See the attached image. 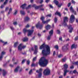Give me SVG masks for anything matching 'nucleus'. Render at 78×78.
<instances>
[{"instance_id": "f257e3e1", "label": "nucleus", "mask_w": 78, "mask_h": 78, "mask_svg": "<svg viewBox=\"0 0 78 78\" xmlns=\"http://www.w3.org/2000/svg\"><path fill=\"white\" fill-rule=\"evenodd\" d=\"M40 49H44L42 51V54L44 56H47L50 55V47L48 45H45V43H43L40 47Z\"/></svg>"}, {"instance_id": "f03ea898", "label": "nucleus", "mask_w": 78, "mask_h": 78, "mask_svg": "<svg viewBox=\"0 0 78 78\" xmlns=\"http://www.w3.org/2000/svg\"><path fill=\"white\" fill-rule=\"evenodd\" d=\"M48 62V60L45 59L44 57L41 58L39 62V64L42 67H46Z\"/></svg>"}, {"instance_id": "7ed1b4c3", "label": "nucleus", "mask_w": 78, "mask_h": 78, "mask_svg": "<svg viewBox=\"0 0 78 78\" xmlns=\"http://www.w3.org/2000/svg\"><path fill=\"white\" fill-rule=\"evenodd\" d=\"M31 6L35 8L36 9H39V8L40 9L41 8H42V7L44 6V5H42L39 6H37L35 4H34L32 5H29V6H28V7H27L26 8L27 9H28V8H30L31 7Z\"/></svg>"}, {"instance_id": "20e7f679", "label": "nucleus", "mask_w": 78, "mask_h": 78, "mask_svg": "<svg viewBox=\"0 0 78 78\" xmlns=\"http://www.w3.org/2000/svg\"><path fill=\"white\" fill-rule=\"evenodd\" d=\"M34 30H27L26 29H23V32L24 33H27V32H28V36H31L33 34V33Z\"/></svg>"}, {"instance_id": "39448f33", "label": "nucleus", "mask_w": 78, "mask_h": 78, "mask_svg": "<svg viewBox=\"0 0 78 78\" xmlns=\"http://www.w3.org/2000/svg\"><path fill=\"white\" fill-rule=\"evenodd\" d=\"M50 70L49 68H47L44 70L43 73L44 75H50Z\"/></svg>"}, {"instance_id": "423d86ee", "label": "nucleus", "mask_w": 78, "mask_h": 78, "mask_svg": "<svg viewBox=\"0 0 78 78\" xmlns=\"http://www.w3.org/2000/svg\"><path fill=\"white\" fill-rule=\"evenodd\" d=\"M68 22V18L67 17H65L64 18V21L62 25L64 27H67V23L66 22Z\"/></svg>"}, {"instance_id": "0eeeda50", "label": "nucleus", "mask_w": 78, "mask_h": 78, "mask_svg": "<svg viewBox=\"0 0 78 78\" xmlns=\"http://www.w3.org/2000/svg\"><path fill=\"white\" fill-rule=\"evenodd\" d=\"M26 48V46H23L22 44H20L18 47V50L19 51H21L22 48L24 49Z\"/></svg>"}, {"instance_id": "6e6552de", "label": "nucleus", "mask_w": 78, "mask_h": 78, "mask_svg": "<svg viewBox=\"0 0 78 78\" xmlns=\"http://www.w3.org/2000/svg\"><path fill=\"white\" fill-rule=\"evenodd\" d=\"M42 69L41 68L39 70H37L36 71V73H39L38 77H41V76H42V73L41 72H42Z\"/></svg>"}, {"instance_id": "1a4fd4ad", "label": "nucleus", "mask_w": 78, "mask_h": 78, "mask_svg": "<svg viewBox=\"0 0 78 78\" xmlns=\"http://www.w3.org/2000/svg\"><path fill=\"white\" fill-rule=\"evenodd\" d=\"M74 20L75 16H74L73 15H71L70 18L69 22H70V23H72V22H74Z\"/></svg>"}, {"instance_id": "9d476101", "label": "nucleus", "mask_w": 78, "mask_h": 78, "mask_svg": "<svg viewBox=\"0 0 78 78\" xmlns=\"http://www.w3.org/2000/svg\"><path fill=\"white\" fill-rule=\"evenodd\" d=\"M36 27L37 28H39L41 29L42 26L40 25V22H39L36 25Z\"/></svg>"}, {"instance_id": "9b49d317", "label": "nucleus", "mask_w": 78, "mask_h": 78, "mask_svg": "<svg viewBox=\"0 0 78 78\" xmlns=\"http://www.w3.org/2000/svg\"><path fill=\"white\" fill-rule=\"evenodd\" d=\"M54 2L56 5H58V7H60L61 6H62V4H58V1H56V0H54Z\"/></svg>"}, {"instance_id": "f8f14e48", "label": "nucleus", "mask_w": 78, "mask_h": 78, "mask_svg": "<svg viewBox=\"0 0 78 78\" xmlns=\"http://www.w3.org/2000/svg\"><path fill=\"white\" fill-rule=\"evenodd\" d=\"M70 11L72 12H73L74 14L75 15H76V12L75 11V10L74 9H73V8H72V7H71L70 8Z\"/></svg>"}, {"instance_id": "ddd939ff", "label": "nucleus", "mask_w": 78, "mask_h": 78, "mask_svg": "<svg viewBox=\"0 0 78 78\" xmlns=\"http://www.w3.org/2000/svg\"><path fill=\"white\" fill-rule=\"evenodd\" d=\"M35 50L34 51V54H36L37 53V46H35Z\"/></svg>"}, {"instance_id": "4468645a", "label": "nucleus", "mask_w": 78, "mask_h": 78, "mask_svg": "<svg viewBox=\"0 0 78 78\" xmlns=\"http://www.w3.org/2000/svg\"><path fill=\"white\" fill-rule=\"evenodd\" d=\"M19 69H20V66H18L14 69L15 72V73H17V72H18Z\"/></svg>"}, {"instance_id": "2eb2a0df", "label": "nucleus", "mask_w": 78, "mask_h": 78, "mask_svg": "<svg viewBox=\"0 0 78 78\" xmlns=\"http://www.w3.org/2000/svg\"><path fill=\"white\" fill-rule=\"evenodd\" d=\"M68 28L69 29V33H72V30H73V28L72 27V26L71 25H70L68 27Z\"/></svg>"}, {"instance_id": "dca6fc26", "label": "nucleus", "mask_w": 78, "mask_h": 78, "mask_svg": "<svg viewBox=\"0 0 78 78\" xmlns=\"http://www.w3.org/2000/svg\"><path fill=\"white\" fill-rule=\"evenodd\" d=\"M68 48L66 46H64L62 47V50L63 51H66L68 50Z\"/></svg>"}, {"instance_id": "f3484780", "label": "nucleus", "mask_w": 78, "mask_h": 78, "mask_svg": "<svg viewBox=\"0 0 78 78\" xmlns=\"http://www.w3.org/2000/svg\"><path fill=\"white\" fill-rule=\"evenodd\" d=\"M28 41V38L26 37H24L23 39V42H26V41Z\"/></svg>"}, {"instance_id": "a211bd4d", "label": "nucleus", "mask_w": 78, "mask_h": 78, "mask_svg": "<svg viewBox=\"0 0 78 78\" xmlns=\"http://www.w3.org/2000/svg\"><path fill=\"white\" fill-rule=\"evenodd\" d=\"M64 73L63 75L64 76H65L66 75V74H67V73L69 72V70H64Z\"/></svg>"}, {"instance_id": "6ab92c4d", "label": "nucleus", "mask_w": 78, "mask_h": 78, "mask_svg": "<svg viewBox=\"0 0 78 78\" xmlns=\"http://www.w3.org/2000/svg\"><path fill=\"white\" fill-rule=\"evenodd\" d=\"M5 54V52L3 51L2 52L1 55L0 57V60H2V58H3V55Z\"/></svg>"}, {"instance_id": "aec40b11", "label": "nucleus", "mask_w": 78, "mask_h": 78, "mask_svg": "<svg viewBox=\"0 0 78 78\" xmlns=\"http://www.w3.org/2000/svg\"><path fill=\"white\" fill-rule=\"evenodd\" d=\"M2 74L4 76H5L7 74V72L6 70H3Z\"/></svg>"}, {"instance_id": "412c9836", "label": "nucleus", "mask_w": 78, "mask_h": 78, "mask_svg": "<svg viewBox=\"0 0 78 78\" xmlns=\"http://www.w3.org/2000/svg\"><path fill=\"white\" fill-rule=\"evenodd\" d=\"M26 6H27V4H24L20 6V7L22 8V9H23L25 8V7H26Z\"/></svg>"}, {"instance_id": "4be33fe9", "label": "nucleus", "mask_w": 78, "mask_h": 78, "mask_svg": "<svg viewBox=\"0 0 78 78\" xmlns=\"http://www.w3.org/2000/svg\"><path fill=\"white\" fill-rule=\"evenodd\" d=\"M51 28V26H50V25H48L46 26H45V28L46 30H48L50 29Z\"/></svg>"}, {"instance_id": "5701e85b", "label": "nucleus", "mask_w": 78, "mask_h": 78, "mask_svg": "<svg viewBox=\"0 0 78 78\" xmlns=\"http://www.w3.org/2000/svg\"><path fill=\"white\" fill-rule=\"evenodd\" d=\"M50 20H48L46 21H44V20L43 21H42V23L44 24L47 23H48V22H50Z\"/></svg>"}, {"instance_id": "b1692460", "label": "nucleus", "mask_w": 78, "mask_h": 78, "mask_svg": "<svg viewBox=\"0 0 78 78\" xmlns=\"http://www.w3.org/2000/svg\"><path fill=\"white\" fill-rule=\"evenodd\" d=\"M77 46L76 45H75V44H72L71 46V49H73V48H76Z\"/></svg>"}, {"instance_id": "393cba45", "label": "nucleus", "mask_w": 78, "mask_h": 78, "mask_svg": "<svg viewBox=\"0 0 78 78\" xmlns=\"http://www.w3.org/2000/svg\"><path fill=\"white\" fill-rule=\"evenodd\" d=\"M55 15H58V16L59 17H61V13L60 12H58V11L56 12L55 13Z\"/></svg>"}, {"instance_id": "a878e982", "label": "nucleus", "mask_w": 78, "mask_h": 78, "mask_svg": "<svg viewBox=\"0 0 78 78\" xmlns=\"http://www.w3.org/2000/svg\"><path fill=\"white\" fill-rule=\"evenodd\" d=\"M64 69L66 70L68 68V65L67 64H65V65H64Z\"/></svg>"}, {"instance_id": "bb28decb", "label": "nucleus", "mask_w": 78, "mask_h": 78, "mask_svg": "<svg viewBox=\"0 0 78 78\" xmlns=\"http://www.w3.org/2000/svg\"><path fill=\"white\" fill-rule=\"evenodd\" d=\"M20 13L22 15H25V12L22 10L20 11Z\"/></svg>"}, {"instance_id": "cd10ccee", "label": "nucleus", "mask_w": 78, "mask_h": 78, "mask_svg": "<svg viewBox=\"0 0 78 78\" xmlns=\"http://www.w3.org/2000/svg\"><path fill=\"white\" fill-rule=\"evenodd\" d=\"M51 35H48V37H47V39L48 40V41L50 40V39H51Z\"/></svg>"}, {"instance_id": "c85d7f7f", "label": "nucleus", "mask_w": 78, "mask_h": 78, "mask_svg": "<svg viewBox=\"0 0 78 78\" xmlns=\"http://www.w3.org/2000/svg\"><path fill=\"white\" fill-rule=\"evenodd\" d=\"M37 63H36V64H35L34 63H33L31 65V67H33L34 66H37Z\"/></svg>"}, {"instance_id": "c756f323", "label": "nucleus", "mask_w": 78, "mask_h": 78, "mask_svg": "<svg viewBox=\"0 0 78 78\" xmlns=\"http://www.w3.org/2000/svg\"><path fill=\"white\" fill-rule=\"evenodd\" d=\"M18 44L19 43H18V42H17L15 43L14 44V47H15V48H16V47H17V46Z\"/></svg>"}, {"instance_id": "7c9ffc66", "label": "nucleus", "mask_w": 78, "mask_h": 78, "mask_svg": "<svg viewBox=\"0 0 78 78\" xmlns=\"http://www.w3.org/2000/svg\"><path fill=\"white\" fill-rule=\"evenodd\" d=\"M53 30H51L49 33V35L51 36H52L53 34Z\"/></svg>"}, {"instance_id": "2f4dec72", "label": "nucleus", "mask_w": 78, "mask_h": 78, "mask_svg": "<svg viewBox=\"0 0 78 78\" xmlns=\"http://www.w3.org/2000/svg\"><path fill=\"white\" fill-rule=\"evenodd\" d=\"M32 73H33V69H31L29 71V74L30 75L32 74Z\"/></svg>"}, {"instance_id": "473e14b6", "label": "nucleus", "mask_w": 78, "mask_h": 78, "mask_svg": "<svg viewBox=\"0 0 78 78\" xmlns=\"http://www.w3.org/2000/svg\"><path fill=\"white\" fill-rule=\"evenodd\" d=\"M0 42H2V43H4V44H3L4 45H6V44H7V42H4V41H2V40H1Z\"/></svg>"}, {"instance_id": "72a5a7b5", "label": "nucleus", "mask_w": 78, "mask_h": 78, "mask_svg": "<svg viewBox=\"0 0 78 78\" xmlns=\"http://www.w3.org/2000/svg\"><path fill=\"white\" fill-rule=\"evenodd\" d=\"M57 20H58V18L55 17L54 19V22L55 23H56V22H57Z\"/></svg>"}, {"instance_id": "f704fd0d", "label": "nucleus", "mask_w": 78, "mask_h": 78, "mask_svg": "<svg viewBox=\"0 0 78 78\" xmlns=\"http://www.w3.org/2000/svg\"><path fill=\"white\" fill-rule=\"evenodd\" d=\"M67 60V58H64L62 59V62H65Z\"/></svg>"}, {"instance_id": "c9c22d12", "label": "nucleus", "mask_w": 78, "mask_h": 78, "mask_svg": "<svg viewBox=\"0 0 78 78\" xmlns=\"http://www.w3.org/2000/svg\"><path fill=\"white\" fill-rule=\"evenodd\" d=\"M12 9L11 8L9 9V11L8 13V14H10V13L12 11Z\"/></svg>"}, {"instance_id": "e433bc0d", "label": "nucleus", "mask_w": 78, "mask_h": 78, "mask_svg": "<svg viewBox=\"0 0 78 78\" xmlns=\"http://www.w3.org/2000/svg\"><path fill=\"white\" fill-rule=\"evenodd\" d=\"M30 19V18L28 17H26L25 18V21H28V20Z\"/></svg>"}, {"instance_id": "4c0bfd02", "label": "nucleus", "mask_w": 78, "mask_h": 78, "mask_svg": "<svg viewBox=\"0 0 78 78\" xmlns=\"http://www.w3.org/2000/svg\"><path fill=\"white\" fill-rule=\"evenodd\" d=\"M44 19L45 18H44V17L43 16H42L41 18V20H42V21L44 20Z\"/></svg>"}, {"instance_id": "58836bf2", "label": "nucleus", "mask_w": 78, "mask_h": 78, "mask_svg": "<svg viewBox=\"0 0 78 78\" xmlns=\"http://www.w3.org/2000/svg\"><path fill=\"white\" fill-rule=\"evenodd\" d=\"M13 24L14 25H17V22L16 21L14 22L13 23Z\"/></svg>"}, {"instance_id": "ea45409f", "label": "nucleus", "mask_w": 78, "mask_h": 78, "mask_svg": "<svg viewBox=\"0 0 78 78\" xmlns=\"http://www.w3.org/2000/svg\"><path fill=\"white\" fill-rule=\"evenodd\" d=\"M37 58V57H35L33 59V62H34V61H35L36 60V58Z\"/></svg>"}, {"instance_id": "a19ab883", "label": "nucleus", "mask_w": 78, "mask_h": 78, "mask_svg": "<svg viewBox=\"0 0 78 78\" xmlns=\"http://www.w3.org/2000/svg\"><path fill=\"white\" fill-rule=\"evenodd\" d=\"M62 56H63V55L62 54L59 55L58 56V58H61V57H62Z\"/></svg>"}, {"instance_id": "79ce46f5", "label": "nucleus", "mask_w": 78, "mask_h": 78, "mask_svg": "<svg viewBox=\"0 0 78 78\" xmlns=\"http://www.w3.org/2000/svg\"><path fill=\"white\" fill-rule=\"evenodd\" d=\"M73 73H77V74H78V72H76V70H74L73 72Z\"/></svg>"}, {"instance_id": "37998d69", "label": "nucleus", "mask_w": 78, "mask_h": 78, "mask_svg": "<svg viewBox=\"0 0 78 78\" xmlns=\"http://www.w3.org/2000/svg\"><path fill=\"white\" fill-rule=\"evenodd\" d=\"M46 17H51V14H48L46 15Z\"/></svg>"}, {"instance_id": "c03bdc74", "label": "nucleus", "mask_w": 78, "mask_h": 78, "mask_svg": "<svg viewBox=\"0 0 78 78\" xmlns=\"http://www.w3.org/2000/svg\"><path fill=\"white\" fill-rule=\"evenodd\" d=\"M55 48H56V49H57V50H58V45H56V46H55Z\"/></svg>"}, {"instance_id": "a18cd8bd", "label": "nucleus", "mask_w": 78, "mask_h": 78, "mask_svg": "<svg viewBox=\"0 0 78 78\" xmlns=\"http://www.w3.org/2000/svg\"><path fill=\"white\" fill-rule=\"evenodd\" d=\"M30 60H28L27 61V65H29V64H30Z\"/></svg>"}, {"instance_id": "49530a36", "label": "nucleus", "mask_w": 78, "mask_h": 78, "mask_svg": "<svg viewBox=\"0 0 78 78\" xmlns=\"http://www.w3.org/2000/svg\"><path fill=\"white\" fill-rule=\"evenodd\" d=\"M17 10H15V12L14 13V15H16V14H17Z\"/></svg>"}, {"instance_id": "de8ad7c7", "label": "nucleus", "mask_w": 78, "mask_h": 78, "mask_svg": "<svg viewBox=\"0 0 78 78\" xmlns=\"http://www.w3.org/2000/svg\"><path fill=\"white\" fill-rule=\"evenodd\" d=\"M40 11H44V8H40Z\"/></svg>"}, {"instance_id": "09e8293b", "label": "nucleus", "mask_w": 78, "mask_h": 78, "mask_svg": "<svg viewBox=\"0 0 78 78\" xmlns=\"http://www.w3.org/2000/svg\"><path fill=\"white\" fill-rule=\"evenodd\" d=\"M57 33H58V34H59L61 33V32H60V31H59V30H57Z\"/></svg>"}, {"instance_id": "8fccbe9b", "label": "nucleus", "mask_w": 78, "mask_h": 78, "mask_svg": "<svg viewBox=\"0 0 78 78\" xmlns=\"http://www.w3.org/2000/svg\"><path fill=\"white\" fill-rule=\"evenodd\" d=\"M74 40L75 41H76V40H78V36L75 37Z\"/></svg>"}, {"instance_id": "3c124183", "label": "nucleus", "mask_w": 78, "mask_h": 78, "mask_svg": "<svg viewBox=\"0 0 78 78\" xmlns=\"http://www.w3.org/2000/svg\"><path fill=\"white\" fill-rule=\"evenodd\" d=\"M8 1V0H5V2H4V5H6Z\"/></svg>"}, {"instance_id": "603ef678", "label": "nucleus", "mask_w": 78, "mask_h": 78, "mask_svg": "<svg viewBox=\"0 0 78 78\" xmlns=\"http://www.w3.org/2000/svg\"><path fill=\"white\" fill-rule=\"evenodd\" d=\"M9 9V7H6L5 8V11H8V10Z\"/></svg>"}, {"instance_id": "864d4df0", "label": "nucleus", "mask_w": 78, "mask_h": 78, "mask_svg": "<svg viewBox=\"0 0 78 78\" xmlns=\"http://www.w3.org/2000/svg\"><path fill=\"white\" fill-rule=\"evenodd\" d=\"M25 61H26V59H24L23 60L22 62V64H23V63H24V62H25Z\"/></svg>"}, {"instance_id": "5fc2aeb1", "label": "nucleus", "mask_w": 78, "mask_h": 78, "mask_svg": "<svg viewBox=\"0 0 78 78\" xmlns=\"http://www.w3.org/2000/svg\"><path fill=\"white\" fill-rule=\"evenodd\" d=\"M74 64H76V65H78V62H74L73 63Z\"/></svg>"}, {"instance_id": "6e6d98bb", "label": "nucleus", "mask_w": 78, "mask_h": 78, "mask_svg": "<svg viewBox=\"0 0 78 78\" xmlns=\"http://www.w3.org/2000/svg\"><path fill=\"white\" fill-rule=\"evenodd\" d=\"M22 69L20 68V69L19 70V72H22Z\"/></svg>"}, {"instance_id": "4d7b16f0", "label": "nucleus", "mask_w": 78, "mask_h": 78, "mask_svg": "<svg viewBox=\"0 0 78 78\" xmlns=\"http://www.w3.org/2000/svg\"><path fill=\"white\" fill-rule=\"evenodd\" d=\"M10 28L12 30H14V28L12 27V26L10 27Z\"/></svg>"}, {"instance_id": "13d9d810", "label": "nucleus", "mask_w": 78, "mask_h": 78, "mask_svg": "<svg viewBox=\"0 0 78 78\" xmlns=\"http://www.w3.org/2000/svg\"><path fill=\"white\" fill-rule=\"evenodd\" d=\"M72 3H73V4H75V2L73 0H72Z\"/></svg>"}, {"instance_id": "bf43d9fd", "label": "nucleus", "mask_w": 78, "mask_h": 78, "mask_svg": "<svg viewBox=\"0 0 78 78\" xmlns=\"http://www.w3.org/2000/svg\"><path fill=\"white\" fill-rule=\"evenodd\" d=\"M30 27V25L29 24H28L26 26V28H29Z\"/></svg>"}, {"instance_id": "052dcab7", "label": "nucleus", "mask_w": 78, "mask_h": 78, "mask_svg": "<svg viewBox=\"0 0 78 78\" xmlns=\"http://www.w3.org/2000/svg\"><path fill=\"white\" fill-rule=\"evenodd\" d=\"M56 54V52L55 51H54L53 53V56H55Z\"/></svg>"}, {"instance_id": "680f3d73", "label": "nucleus", "mask_w": 78, "mask_h": 78, "mask_svg": "<svg viewBox=\"0 0 78 78\" xmlns=\"http://www.w3.org/2000/svg\"><path fill=\"white\" fill-rule=\"evenodd\" d=\"M9 66L10 67H13L14 66H13V65H12L11 64H10Z\"/></svg>"}, {"instance_id": "e2e57ef3", "label": "nucleus", "mask_w": 78, "mask_h": 78, "mask_svg": "<svg viewBox=\"0 0 78 78\" xmlns=\"http://www.w3.org/2000/svg\"><path fill=\"white\" fill-rule=\"evenodd\" d=\"M70 68L71 69H73V68H74V66H71L70 67Z\"/></svg>"}, {"instance_id": "0e129e2a", "label": "nucleus", "mask_w": 78, "mask_h": 78, "mask_svg": "<svg viewBox=\"0 0 78 78\" xmlns=\"http://www.w3.org/2000/svg\"><path fill=\"white\" fill-rule=\"evenodd\" d=\"M71 5V3H69L68 5V7H69V6H70Z\"/></svg>"}, {"instance_id": "69168bd1", "label": "nucleus", "mask_w": 78, "mask_h": 78, "mask_svg": "<svg viewBox=\"0 0 78 78\" xmlns=\"http://www.w3.org/2000/svg\"><path fill=\"white\" fill-rule=\"evenodd\" d=\"M59 40L62 41V37H59Z\"/></svg>"}, {"instance_id": "338daca9", "label": "nucleus", "mask_w": 78, "mask_h": 78, "mask_svg": "<svg viewBox=\"0 0 78 78\" xmlns=\"http://www.w3.org/2000/svg\"><path fill=\"white\" fill-rule=\"evenodd\" d=\"M3 7H4V5H2L1 6V9H2V8H3Z\"/></svg>"}, {"instance_id": "774afa93", "label": "nucleus", "mask_w": 78, "mask_h": 78, "mask_svg": "<svg viewBox=\"0 0 78 78\" xmlns=\"http://www.w3.org/2000/svg\"><path fill=\"white\" fill-rule=\"evenodd\" d=\"M50 1V0H46L45 2L46 3H48V2Z\"/></svg>"}]
</instances>
